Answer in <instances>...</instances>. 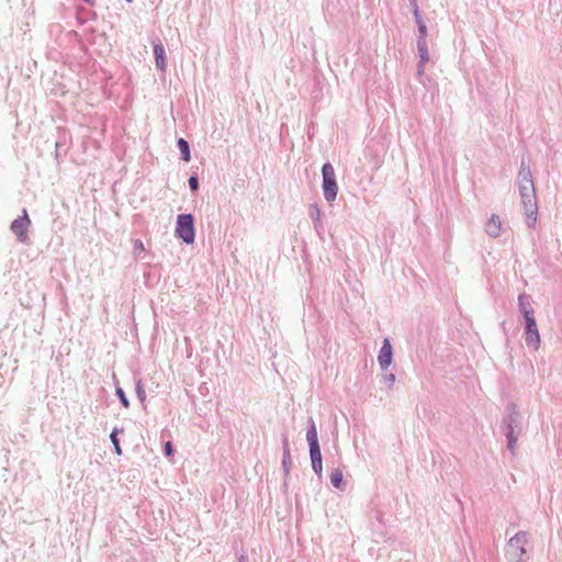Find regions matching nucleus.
<instances>
[{
    "label": "nucleus",
    "instance_id": "c756f323",
    "mask_svg": "<svg viewBox=\"0 0 562 562\" xmlns=\"http://www.w3.org/2000/svg\"><path fill=\"white\" fill-rule=\"evenodd\" d=\"M58 151H59V143L56 142V144H55V156H56V158L58 157Z\"/></svg>",
    "mask_w": 562,
    "mask_h": 562
},
{
    "label": "nucleus",
    "instance_id": "cd10ccee",
    "mask_svg": "<svg viewBox=\"0 0 562 562\" xmlns=\"http://www.w3.org/2000/svg\"><path fill=\"white\" fill-rule=\"evenodd\" d=\"M134 249L135 250H139V251L144 250V245H143V241L140 239H136L134 241Z\"/></svg>",
    "mask_w": 562,
    "mask_h": 562
},
{
    "label": "nucleus",
    "instance_id": "a211bd4d",
    "mask_svg": "<svg viewBox=\"0 0 562 562\" xmlns=\"http://www.w3.org/2000/svg\"><path fill=\"white\" fill-rule=\"evenodd\" d=\"M177 147L180 150L181 159L183 161H190L191 155H190V145H189V143L184 138L180 137L177 140Z\"/></svg>",
    "mask_w": 562,
    "mask_h": 562
},
{
    "label": "nucleus",
    "instance_id": "f03ea898",
    "mask_svg": "<svg viewBox=\"0 0 562 562\" xmlns=\"http://www.w3.org/2000/svg\"><path fill=\"white\" fill-rule=\"evenodd\" d=\"M518 189L528 227L533 228L538 216V202L530 168L521 162L518 171Z\"/></svg>",
    "mask_w": 562,
    "mask_h": 562
},
{
    "label": "nucleus",
    "instance_id": "bb28decb",
    "mask_svg": "<svg viewBox=\"0 0 562 562\" xmlns=\"http://www.w3.org/2000/svg\"><path fill=\"white\" fill-rule=\"evenodd\" d=\"M164 452L167 457L172 456L173 453V447L170 441H167L164 447Z\"/></svg>",
    "mask_w": 562,
    "mask_h": 562
},
{
    "label": "nucleus",
    "instance_id": "72a5a7b5",
    "mask_svg": "<svg viewBox=\"0 0 562 562\" xmlns=\"http://www.w3.org/2000/svg\"><path fill=\"white\" fill-rule=\"evenodd\" d=\"M125 1H126V2H128V3H131V2H132V0H125Z\"/></svg>",
    "mask_w": 562,
    "mask_h": 562
},
{
    "label": "nucleus",
    "instance_id": "473e14b6",
    "mask_svg": "<svg viewBox=\"0 0 562 562\" xmlns=\"http://www.w3.org/2000/svg\"><path fill=\"white\" fill-rule=\"evenodd\" d=\"M244 560H245V557H244V555H241V557L239 558V562H244Z\"/></svg>",
    "mask_w": 562,
    "mask_h": 562
},
{
    "label": "nucleus",
    "instance_id": "2f4dec72",
    "mask_svg": "<svg viewBox=\"0 0 562 562\" xmlns=\"http://www.w3.org/2000/svg\"><path fill=\"white\" fill-rule=\"evenodd\" d=\"M408 1H409V4H415V2H416L417 0H408Z\"/></svg>",
    "mask_w": 562,
    "mask_h": 562
},
{
    "label": "nucleus",
    "instance_id": "c85d7f7f",
    "mask_svg": "<svg viewBox=\"0 0 562 562\" xmlns=\"http://www.w3.org/2000/svg\"><path fill=\"white\" fill-rule=\"evenodd\" d=\"M424 66H425V64H420V63L418 64V66H417V75L418 76H422L424 74Z\"/></svg>",
    "mask_w": 562,
    "mask_h": 562
},
{
    "label": "nucleus",
    "instance_id": "f257e3e1",
    "mask_svg": "<svg viewBox=\"0 0 562 562\" xmlns=\"http://www.w3.org/2000/svg\"><path fill=\"white\" fill-rule=\"evenodd\" d=\"M518 189L528 227L533 228L538 216V202L530 168L521 162L518 171Z\"/></svg>",
    "mask_w": 562,
    "mask_h": 562
},
{
    "label": "nucleus",
    "instance_id": "9b49d317",
    "mask_svg": "<svg viewBox=\"0 0 562 562\" xmlns=\"http://www.w3.org/2000/svg\"><path fill=\"white\" fill-rule=\"evenodd\" d=\"M310 457L312 462V469L315 474L321 477L323 472L322 452L319 445L310 446Z\"/></svg>",
    "mask_w": 562,
    "mask_h": 562
},
{
    "label": "nucleus",
    "instance_id": "aec40b11",
    "mask_svg": "<svg viewBox=\"0 0 562 562\" xmlns=\"http://www.w3.org/2000/svg\"><path fill=\"white\" fill-rule=\"evenodd\" d=\"M123 428L119 429V428H114L110 435V439H111V442L113 443V447H114V450H115V453L116 454H122V449H121V446H120V441H119V438H117V435L119 432H123Z\"/></svg>",
    "mask_w": 562,
    "mask_h": 562
},
{
    "label": "nucleus",
    "instance_id": "5701e85b",
    "mask_svg": "<svg viewBox=\"0 0 562 562\" xmlns=\"http://www.w3.org/2000/svg\"><path fill=\"white\" fill-rule=\"evenodd\" d=\"M411 7H412V10H413V13H414V19H415L416 24L417 25L424 24L425 22L423 20L422 14H420L417 1L415 2V4H411Z\"/></svg>",
    "mask_w": 562,
    "mask_h": 562
},
{
    "label": "nucleus",
    "instance_id": "f3484780",
    "mask_svg": "<svg viewBox=\"0 0 562 562\" xmlns=\"http://www.w3.org/2000/svg\"><path fill=\"white\" fill-rule=\"evenodd\" d=\"M329 479L334 487H336L339 491H345L346 483L344 481V474L341 470L335 469L334 471H331Z\"/></svg>",
    "mask_w": 562,
    "mask_h": 562
},
{
    "label": "nucleus",
    "instance_id": "9d476101",
    "mask_svg": "<svg viewBox=\"0 0 562 562\" xmlns=\"http://www.w3.org/2000/svg\"><path fill=\"white\" fill-rule=\"evenodd\" d=\"M392 358H393V348H392L390 340L387 338H385L383 340V344L381 346V349H380L379 356H378V362H379L380 368L382 370H386L392 362Z\"/></svg>",
    "mask_w": 562,
    "mask_h": 562
},
{
    "label": "nucleus",
    "instance_id": "6e6552de",
    "mask_svg": "<svg viewBox=\"0 0 562 562\" xmlns=\"http://www.w3.org/2000/svg\"><path fill=\"white\" fill-rule=\"evenodd\" d=\"M30 224L31 221L25 209L22 211V215L11 223L10 228L19 241L25 243L27 240V229Z\"/></svg>",
    "mask_w": 562,
    "mask_h": 562
},
{
    "label": "nucleus",
    "instance_id": "b1692460",
    "mask_svg": "<svg viewBox=\"0 0 562 562\" xmlns=\"http://www.w3.org/2000/svg\"><path fill=\"white\" fill-rule=\"evenodd\" d=\"M189 188L192 192H195L199 190V177L198 175H191L188 179Z\"/></svg>",
    "mask_w": 562,
    "mask_h": 562
},
{
    "label": "nucleus",
    "instance_id": "20e7f679",
    "mask_svg": "<svg viewBox=\"0 0 562 562\" xmlns=\"http://www.w3.org/2000/svg\"><path fill=\"white\" fill-rule=\"evenodd\" d=\"M529 542V535L527 531H518L514 535L506 548V558L509 562H524L527 554L526 544Z\"/></svg>",
    "mask_w": 562,
    "mask_h": 562
},
{
    "label": "nucleus",
    "instance_id": "4be33fe9",
    "mask_svg": "<svg viewBox=\"0 0 562 562\" xmlns=\"http://www.w3.org/2000/svg\"><path fill=\"white\" fill-rule=\"evenodd\" d=\"M115 394L117 396V398L120 400L121 404L125 407V408H128L130 407V401L125 394V392L123 391L122 387H116L115 389Z\"/></svg>",
    "mask_w": 562,
    "mask_h": 562
},
{
    "label": "nucleus",
    "instance_id": "0eeeda50",
    "mask_svg": "<svg viewBox=\"0 0 562 562\" xmlns=\"http://www.w3.org/2000/svg\"><path fill=\"white\" fill-rule=\"evenodd\" d=\"M525 340L529 348L539 349L541 340L535 316L525 319Z\"/></svg>",
    "mask_w": 562,
    "mask_h": 562
},
{
    "label": "nucleus",
    "instance_id": "dca6fc26",
    "mask_svg": "<svg viewBox=\"0 0 562 562\" xmlns=\"http://www.w3.org/2000/svg\"><path fill=\"white\" fill-rule=\"evenodd\" d=\"M307 423H308V427H307V431H306V439L308 442V447L313 446V445L317 446L319 443H318V438H317V429H316V425H315L313 417H310Z\"/></svg>",
    "mask_w": 562,
    "mask_h": 562
},
{
    "label": "nucleus",
    "instance_id": "7ed1b4c3",
    "mask_svg": "<svg viewBox=\"0 0 562 562\" xmlns=\"http://www.w3.org/2000/svg\"><path fill=\"white\" fill-rule=\"evenodd\" d=\"M501 430L507 439V449L514 454L518 437L521 432V415L516 404L512 403L506 407V415L502 419Z\"/></svg>",
    "mask_w": 562,
    "mask_h": 562
},
{
    "label": "nucleus",
    "instance_id": "7c9ffc66",
    "mask_svg": "<svg viewBox=\"0 0 562 562\" xmlns=\"http://www.w3.org/2000/svg\"><path fill=\"white\" fill-rule=\"evenodd\" d=\"M83 2H86L87 4H90V5H93L94 4V1L93 0H82Z\"/></svg>",
    "mask_w": 562,
    "mask_h": 562
},
{
    "label": "nucleus",
    "instance_id": "39448f33",
    "mask_svg": "<svg viewBox=\"0 0 562 562\" xmlns=\"http://www.w3.org/2000/svg\"><path fill=\"white\" fill-rule=\"evenodd\" d=\"M322 189L324 199L327 202L336 200L338 194V184L336 181L335 169L330 162H326L322 167Z\"/></svg>",
    "mask_w": 562,
    "mask_h": 562
},
{
    "label": "nucleus",
    "instance_id": "412c9836",
    "mask_svg": "<svg viewBox=\"0 0 562 562\" xmlns=\"http://www.w3.org/2000/svg\"><path fill=\"white\" fill-rule=\"evenodd\" d=\"M135 393L139 402L145 405L146 402V392L143 385L142 380H137L135 383Z\"/></svg>",
    "mask_w": 562,
    "mask_h": 562
},
{
    "label": "nucleus",
    "instance_id": "ddd939ff",
    "mask_svg": "<svg viewBox=\"0 0 562 562\" xmlns=\"http://www.w3.org/2000/svg\"><path fill=\"white\" fill-rule=\"evenodd\" d=\"M291 454H290V445L289 439L286 436H283L282 438V470L284 472V475L288 476L291 470Z\"/></svg>",
    "mask_w": 562,
    "mask_h": 562
},
{
    "label": "nucleus",
    "instance_id": "a878e982",
    "mask_svg": "<svg viewBox=\"0 0 562 562\" xmlns=\"http://www.w3.org/2000/svg\"><path fill=\"white\" fill-rule=\"evenodd\" d=\"M384 381L389 387H392L395 383V375L393 373H387L384 375Z\"/></svg>",
    "mask_w": 562,
    "mask_h": 562
},
{
    "label": "nucleus",
    "instance_id": "f8f14e48",
    "mask_svg": "<svg viewBox=\"0 0 562 562\" xmlns=\"http://www.w3.org/2000/svg\"><path fill=\"white\" fill-rule=\"evenodd\" d=\"M518 308H519V312L522 314L524 319L535 316V311L530 303V296L527 295L526 293L519 294Z\"/></svg>",
    "mask_w": 562,
    "mask_h": 562
},
{
    "label": "nucleus",
    "instance_id": "2eb2a0df",
    "mask_svg": "<svg viewBox=\"0 0 562 562\" xmlns=\"http://www.w3.org/2000/svg\"><path fill=\"white\" fill-rule=\"evenodd\" d=\"M501 218L498 215L493 214L486 223L485 232L487 233L488 236L496 238L501 235Z\"/></svg>",
    "mask_w": 562,
    "mask_h": 562
},
{
    "label": "nucleus",
    "instance_id": "1a4fd4ad",
    "mask_svg": "<svg viewBox=\"0 0 562 562\" xmlns=\"http://www.w3.org/2000/svg\"><path fill=\"white\" fill-rule=\"evenodd\" d=\"M155 64L158 70L165 72L167 68V57L165 47L159 38H155L151 41Z\"/></svg>",
    "mask_w": 562,
    "mask_h": 562
},
{
    "label": "nucleus",
    "instance_id": "4468645a",
    "mask_svg": "<svg viewBox=\"0 0 562 562\" xmlns=\"http://www.w3.org/2000/svg\"><path fill=\"white\" fill-rule=\"evenodd\" d=\"M308 215L313 221L315 231L318 234H321V232L324 229L323 220H322L323 213L316 203L310 205Z\"/></svg>",
    "mask_w": 562,
    "mask_h": 562
},
{
    "label": "nucleus",
    "instance_id": "6ab92c4d",
    "mask_svg": "<svg viewBox=\"0 0 562 562\" xmlns=\"http://www.w3.org/2000/svg\"><path fill=\"white\" fill-rule=\"evenodd\" d=\"M417 50L420 64H427L429 61V53L426 41H417Z\"/></svg>",
    "mask_w": 562,
    "mask_h": 562
},
{
    "label": "nucleus",
    "instance_id": "423d86ee",
    "mask_svg": "<svg viewBox=\"0 0 562 562\" xmlns=\"http://www.w3.org/2000/svg\"><path fill=\"white\" fill-rule=\"evenodd\" d=\"M177 236L186 244H192L195 237L194 218L192 214H180L176 224Z\"/></svg>",
    "mask_w": 562,
    "mask_h": 562
},
{
    "label": "nucleus",
    "instance_id": "393cba45",
    "mask_svg": "<svg viewBox=\"0 0 562 562\" xmlns=\"http://www.w3.org/2000/svg\"><path fill=\"white\" fill-rule=\"evenodd\" d=\"M418 27V33H419V36H418V40L417 41H426V37H427V26L426 24H420V25H417Z\"/></svg>",
    "mask_w": 562,
    "mask_h": 562
}]
</instances>
